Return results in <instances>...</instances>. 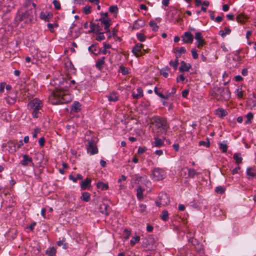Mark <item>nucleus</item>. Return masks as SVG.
Wrapping results in <instances>:
<instances>
[{
	"label": "nucleus",
	"mask_w": 256,
	"mask_h": 256,
	"mask_svg": "<svg viewBox=\"0 0 256 256\" xmlns=\"http://www.w3.org/2000/svg\"><path fill=\"white\" fill-rule=\"evenodd\" d=\"M74 80H68L62 78V80H54V88L52 94L50 95L48 100L52 104H66L72 100L68 88L74 84Z\"/></svg>",
	"instance_id": "obj_1"
},
{
	"label": "nucleus",
	"mask_w": 256,
	"mask_h": 256,
	"mask_svg": "<svg viewBox=\"0 0 256 256\" xmlns=\"http://www.w3.org/2000/svg\"><path fill=\"white\" fill-rule=\"evenodd\" d=\"M151 121L156 128L158 133L160 134H166L169 128V126L164 118L159 116H154L152 118Z\"/></svg>",
	"instance_id": "obj_2"
},
{
	"label": "nucleus",
	"mask_w": 256,
	"mask_h": 256,
	"mask_svg": "<svg viewBox=\"0 0 256 256\" xmlns=\"http://www.w3.org/2000/svg\"><path fill=\"white\" fill-rule=\"evenodd\" d=\"M42 106V102L37 98L33 99L28 104V108L31 112L33 118H34L38 117L40 110Z\"/></svg>",
	"instance_id": "obj_3"
},
{
	"label": "nucleus",
	"mask_w": 256,
	"mask_h": 256,
	"mask_svg": "<svg viewBox=\"0 0 256 256\" xmlns=\"http://www.w3.org/2000/svg\"><path fill=\"white\" fill-rule=\"evenodd\" d=\"M212 96L218 100H228L230 98V92L228 88H218Z\"/></svg>",
	"instance_id": "obj_4"
},
{
	"label": "nucleus",
	"mask_w": 256,
	"mask_h": 256,
	"mask_svg": "<svg viewBox=\"0 0 256 256\" xmlns=\"http://www.w3.org/2000/svg\"><path fill=\"white\" fill-rule=\"evenodd\" d=\"M166 176L165 170L161 168H156L152 170L151 178L154 180L158 181L164 179Z\"/></svg>",
	"instance_id": "obj_5"
},
{
	"label": "nucleus",
	"mask_w": 256,
	"mask_h": 256,
	"mask_svg": "<svg viewBox=\"0 0 256 256\" xmlns=\"http://www.w3.org/2000/svg\"><path fill=\"white\" fill-rule=\"evenodd\" d=\"M144 45L140 43L136 44L132 48V52L136 57L142 56L146 50L143 48Z\"/></svg>",
	"instance_id": "obj_6"
},
{
	"label": "nucleus",
	"mask_w": 256,
	"mask_h": 256,
	"mask_svg": "<svg viewBox=\"0 0 256 256\" xmlns=\"http://www.w3.org/2000/svg\"><path fill=\"white\" fill-rule=\"evenodd\" d=\"M35 9H30L24 12L21 16V20L26 19V22L31 21L36 14Z\"/></svg>",
	"instance_id": "obj_7"
},
{
	"label": "nucleus",
	"mask_w": 256,
	"mask_h": 256,
	"mask_svg": "<svg viewBox=\"0 0 256 256\" xmlns=\"http://www.w3.org/2000/svg\"><path fill=\"white\" fill-rule=\"evenodd\" d=\"M86 149L88 153L90 154V155H94L98 152V148L93 140L88 141Z\"/></svg>",
	"instance_id": "obj_8"
},
{
	"label": "nucleus",
	"mask_w": 256,
	"mask_h": 256,
	"mask_svg": "<svg viewBox=\"0 0 256 256\" xmlns=\"http://www.w3.org/2000/svg\"><path fill=\"white\" fill-rule=\"evenodd\" d=\"M194 38L196 40V45L198 48H201L205 44L204 40L200 32H197L195 34Z\"/></svg>",
	"instance_id": "obj_9"
},
{
	"label": "nucleus",
	"mask_w": 256,
	"mask_h": 256,
	"mask_svg": "<svg viewBox=\"0 0 256 256\" xmlns=\"http://www.w3.org/2000/svg\"><path fill=\"white\" fill-rule=\"evenodd\" d=\"M182 38V42L185 44H192L194 40V36L189 32H184Z\"/></svg>",
	"instance_id": "obj_10"
},
{
	"label": "nucleus",
	"mask_w": 256,
	"mask_h": 256,
	"mask_svg": "<svg viewBox=\"0 0 256 256\" xmlns=\"http://www.w3.org/2000/svg\"><path fill=\"white\" fill-rule=\"evenodd\" d=\"M169 203L170 200L167 194H164L160 196L159 201L156 202V204L158 206H166Z\"/></svg>",
	"instance_id": "obj_11"
},
{
	"label": "nucleus",
	"mask_w": 256,
	"mask_h": 256,
	"mask_svg": "<svg viewBox=\"0 0 256 256\" xmlns=\"http://www.w3.org/2000/svg\"><path fill=\"white\" fill-rule=\"evenodd\" d=\"M30 164L33 165L32 158L28 154H24L22 156V160L20 162V164L24 166H26Z\"/></svg>",
	"instance_id": "obj_12"
},
{
	"label": "nucleus",
	"mask_w": 256,
	"mask_h": 256,
	"mask_svg": "<svg viewBox=\"0 0 256 256\" xmlns=\"http://www.w3.org/2000/svg\"><path fill=\"white\" fill-rule=\"evenodd\" d=\"M105 60L106 57L102 56L96 60L95 66L97 69L100 70H102L103 69L104 66L106 63Z\"/></svg>",
	"instance_id": "obj_13"
},
{
	"label": "nucleus",
	"mask_w": 256,
	"mask_h": 256,
	"mask_svg": "<svg viewBox=\"0 0 256 256\" xmlns=\"http://www.w3.org/2000/svg\"><path fill=\"white\" fill-rule=\"evenodd\" d=\"M100 22L101 26H104V30L106 32H110L108 28L110 26V20L109 18H100Z\"/></svg>",
	"instance_id": "obj_14"
},
{
	"label": "nucleus",
	"mask_w": 256,
	"mask_h": 256,
	"mask_svg": "<svg viewBox=\"0 0 256 256\" xmlns=\"http://www.w3.org/2000/svg\"><path fill=\"white\" fill-rule=\"evenodd\" d=\"M8 150L10 153H14L16 150V141H9L6 144Z\"/></svg>",
	"instance_id": "obj_15"
},
{
	"label": "nucleus",
	"mask_w": 256,
	"mask_h": 256,
	"mask_svg": "<svg viewBox=\"0 0 256 256\" xmlns=\"http://www.w3.org/2000/svg\"><path fill=\"white\" fill-rule=\"evenodd\" d=\"M40 18L46 22H48L52 17V14L50 12H42L40 15Z\"/></svg>",
	"instance_id": "obj_16"
},
{
	"label": "nucleus",
	"mask_w": 256,
	"mask_h": 256,
	"mask_svg": "<svg viewBox=\"0 0 256 256\" xmlns=\"http://www.w3.org/2000/svg\"><path fill=\"white\" fill-rule=\"evenodd\" d=\"M92 180L90 178H86L80 183V188L82 190L88 188L90 186Z\"/></svg>",
	"instance_id": "obj_17"
},
{
	"label": "nucleus",
	"mask_w": 256,
	"mask_h": 256,
	"mask_svg": "<svg viewBox=\"0 0 256 256\" xmlns=\"http://www.w3.org/2000/svg\"><path fill=\"white\" fill-rule=\"evenodd\" d=\"M143 96V90L141 87H138L136 88V93L134 92H133L132 93V98L136 100L142 98Z\"/></svg>",
	"instance_id": "obj_18"
},
{
	"label": "nucleus",
	"mask_w": 256,
	"mask_h": 256,
	"mask_svg": "<svg viewBox=\"0 0 256 256\" xmlns=\"http://www.w3.org/2000/svg\"><path fill=\"white\" fill-rule=\"evenodd\" d=\"M144 188H142V186H138L136 188V197L139 200H142L144 198Z\"/></svg>",
	"instance_id": "obj_19"
},
{
	"label": "nucleus",
	"mask_w": 256,
	"mask_h": 256,
	"mask_svg": "<svg viewBox=\"0 0 256 256\" xmlns=\"http://www.w3.org/2000/svg\"><path fill=\"white\" fill-rule=\"evenodd\" d=\"M81 104L76 101H75L71 107V112H78L81 110Z\"/></svg>",
	"instance_id": "obj_20"
},
{
	"label": "nucleus",
	"mask_w": 256,
	"mask_h": 256,
	"mask_svg": "<svg viewBox=\"0 0 256 256\" xmlns=\"http://www.w3.org/2000/svg\"><path fill=\"white\" fill-rule=\"evenodd\" d=\"M181 66L179 68V70L180 72H188L191 68V65L190 64L186 63L184 61L180 62Z\"/></svg>",
	"instance_id": "obj_21"
},
{
	"label": "nucleus",
	"mask_w": 256,
	"mask_h": 256,
	"mask_svg": "<svg viewBox=\"0 0 256 256\" xmlns=\"http://www.w3.org/2000/svg\"><path fill=\"white\" fill-rule=\"evenodd\" d=\"M100 26L98 25V24H96L94 23H90V29L88 30V32H98L100 30Z\"/></svg>",
	"instance_id": "obj_22"
},
{
	"label": "nucleus",
	"mask_w": 256,
	"mask_h": 256,
	"mask_svg": "<svg viewBox=\"0 0 256 256\" xmlns=\"http://www.w3.org/2000/svg\"><path fill=\"white\" fill-rule=\"evenodd\" d=\"M88 51L96 56L100 54V48L96 44H92L88 48Z\"/></svg>",
	"instance_id": "obj_23"
},
{
	"label": "nucleus",
	"mask_w": 256,
	"mask_h": 256,
	"mask_svg": "<svg viewBox=\"0 0 256 256\" xmlns=\"http://www.w3.org/2000/svg\"><path fill=\"white\" fill-rule=\"evenodd\" d=\"M214 114L221 118H224L228 114L227 112L221 108L216 109L214 112Z\"/></svg>",
	"instance_id": "obj_24"
},
{
	"label": "nucleus",
	"mask_w": 256,
	"mask_h": 256,
	"mask_svg": "<svg viewBox=\"0 0 256 256\" xmlns=\"http://www.w3.org/2000/svg\"><path fill=\"white\" fill-rule=\"evenodd\" d=\"M109 102H116L118 100V93L113 92L110 94L106 96Z\"/></svg>",
	"instance_id": "obj_25"
},
{
	"label": "nucleus",
	"mask_w": 256,
	"mask_h": 256,
	"mask_svg": "<svg viewBox=\"0 0 256 256\" xmlns=\"http://www.w3.org/2000/svg\"><path fill=\"white\" fill-rule=\"evenodd\" d=\"M153 142V146L160 148L164 144V140L158 138H154Z\"/></svg>",
	"instance_id": "obj_26"
},
{
	"label": "nucleus",
	"mask_w": 256,
	"mask_h": 256,
	"mask_svg": "<svg viewBox=\"0 0 256 256\" xmlns=\"http://www.w3.org/2000/svg\"><path fill=\"white\" fill-rule=\"evenodd\" d=\"M108 204L103 203L100 206V211L102 214L108 215Z\"/></svg>",
	"instance_id": "obj_27"
},
{
	"label": "nucleus",
	"mask_w": 256,
	"mask_h": 256,
	"mask_svg": "<svg viewBox=\"0 0 256 256\" xmlns=\"http://www.w3.org/2000/svg\"><path fill=\"white\" fill-rule=\"evenodd\" d=\"M180 56V55H176V58L174 60H170V65L175 70H176L178 68V58Z\"/></svg>",
	"instance_id": "obj_28"
},
{
	"label": "nucleus",
	"mask_w": 256,
	"mask_h": 256,
	"mask_svg": "<svg viewBox=\"0 0 256 256\" xmlns=\"http://www.w3.org/2000/svg\"><path fill=\"white\" fill-rule=\"evenodd\" d=\"M236 19L238 22L240 23H244L246 21L248 17L241 13L238 14L236 16Z\"/></svg>",
	"instance_id": "obj_29"
},
{
	"label": "nucleus",
	"mask_w": 256,
	"mask_h": 256,
	"mask_svg": "<svg viewBox=\"0 0 256 256\" xmlns=\"http://www.w3.org/2000/svg\"><path fill=\"white\" fill-rule=\"evenodd\" d=\"M130 69L128 68L125 67L121 65L119 67L118 72H121L122 75H126L129 74Z\"/></svg>",
	"instance_id": "obj_30"
},
{
	"label": "nucleus",
	"mask_w": 256,
	"mask_h": 256,
	"mask_svg": "<svg viewBox=\"0 0 256 256\" xmlns=\"http://www.w3.org/2000/svg\"><path fill=\"white\" fill-rule=\"evenodd\" d=\"M233 158L236 161V163L238 164L242 162V158L240 153H235L233 156Z\"/></svg>",
	"instance_id": "obj_31"
},
{
	"label": "nucleus",
	"mask_w": 256,
	"mask_h": 256,
	"mask_svg": "<svg viewBox=\"0 0 256 256\" xmlns=\"http://www.w3.org/2000/svg\"><path fill=\"white\" fill-rule=\"evenodd\" d=\"M96 186L98 189L102 190H107L108 188V184L102 182H98L96 184Z\"/></svg>",
	"instance_id": "obj_32"
},
{
	"label": "nucleus",
	"mask_w": 256,
	"mask_h": 256,
	"mask_svg": "<svg viewBox=\"0 0 256 256\" xmlns=\"http://www.w3.org/2000/svg\"><path fill=\"white\" fill-rule=\"evenodd\" d=\"M68 178L74 182H76L78 180H82L83 177L80 174H78L76 176V177H74L72 175L70 174L68 176Z\"/></svg>",
	"instance_id": "obj_33"
},
{
	"label": "nucleus",
	"mask_w": 256,
	"mask_h": 256,
	"mask_svg": "<svg viewBox=\"0 0 256 256\" xmlns=\"http://www.w3.org/2000/svg\"><path fill=\"white\" fill-rule=\"evenodd\" d=\"M246 174L250 178H254L256 174V170L251 168H248L246 169Z\"/></svg>",
	"instance_id": "obj_34"
},
{
	"label": "nucleus",
	"mask_w": 256,
	"mask_h": 256,
	"mask_svg": "<svg viewBox=\"0 0 256 256\" xmlns=\"http://www.w3.org/2000/svg\"><path fill=\"white\" fill-rule=\"evenodd\" d=\"M170 70V68L168 66H166L162 68L160 70V73L164 78H167L168 76V72Z\"/></svg>",
	"instance_id": "obj_35"
},
{
	"label": "nucleus",
	"mask_w": 256,
	"mask_h": 256,
	"mask_svg": "<svg viewBox=\"0 0 256 256\" xmlns=\"http://www.w3.org/2000/svg\"><path fill=\"white\" fill-rule=\"evenodd\" d=\"M160 89H158L157 87H155L154 88V93L158 95L160 98L167 100L168 96H165V95L163 94L162 92H160L159 91Z\"/></svg>",
	"instance_id": "obj_36"
},
{
	"label": "nucleus",
	"mask_w": 256,
	"mask_h": 256,
	"mask_svg": "<svg viewBox=\"0 0 256 256\" xmlns=\"http://www.w3.org/2000/svg\"><path fill=\"white\" fill-rule=\"evenodd\" d=\"M47 26L50 30V31L51 32H54V28H58V24L57 23H54V24H50L49 23L48 24Z\"/></svg>",
	"instance_id": "obj_37"
},
{
	"label": "nucleus",
	"mask_w": 256,
	"mask_h": 256,
	"mask_svg": "<svg viewBox=\"0 0 256 256\" xmlns=\"http://www.w3.org/2000/svg\"><path fill=\"white\" fill-rule=\"evenodd\" d=\"M46 254L49 256H54L56 254V250L52 247L46 250Z\"/></svg>",
	"instance_id": "obj_38"
},
{
	"label": "nucleus",
	"mask_w": 256,
	"mask_h": 256,
	"mask_svg": "<svg viewBox=\"0 0 256 256\" xmlns=\"http://www.w3.org/2000/svg\"><path fill=\"white\" fill-rule=\"evenodd\" d=\"M81 199L84 202H88L90 200V194L87 192H84L81 196Z\"/></svg>",
	"instance_id": "obj_39"
},
{
	"label": "nucleus",
	"mask_w": 256,
	"mask_h": 256,
	"mask_svg": "<svg viewBox=\"0 0 256 256\" xmlns=\"http://www.w3.org/2000/svg\"><path fill=\"white\" fill-rule=\"evenodd\" d=\"M150 26L152 28V30L156 32L158 30V26L156 22L154 20H150L149 22Z\"/></svg>",
	"instance_id": "obj_40"
},
{
	"label": "nucleus",
	"mask_w": 256,
	"mask_h": 256,
	"mask_svg": "<svg viewBox=\"0 0 256 256\" xmlns=\"http://www.w3.org/2000/svg\"><path fill=\"white\" fill-rule=\"evenodd\" d=\"M162 220L164 221H167L168 220V213L167 210H163L162 214L160 216Z\"/></svg>",
	"instance_id": "obj_41"
},
{
	"label": "nucleus",
	"mask_w": 256,
	"mask_h": 256,
	"mask_svg": "<svg viewBox=\"0 0 256 256\" xmlns=\"http://www.w3.org/2000/svg\"><path fill=\"white\" fill-rule=\"evenodd\" d=\"M140 240V236H136L132 238L130 240V244L132 246H134Z\"/></svg>",
	"instance_id": "obj_42"
},
{
	"label": "nucleus",
	"mask_w": 256,
	"mask_h": 256,
	"mask_svg": "<svg viewBox=\"0 0 256 256\" xmlns=\"http://www.w3.org/2000/svg\"><path fill=\"white\" fill-rule=\"evenodd\" d=\"M65 239L63 238L62 240H60L57 242V244L59 246H62V248L64 249H66L68 247V244L64 242Z\"/></svg>",
	"instance_id": "obj_43"
},
{
	"label": "nucleus",
	"mask_w": 256,
	"mask_h": 256,
	"mask_svg": "<svg viewBox=\"0 0 256 256\" xmlns=\"http://www.w3.org/2000/svg\"><path fill=\"white\" fill-rule=\"evenodd\" d=\"M198 173L196 172L193 168H190L188 170V176L190 178H193L196 175H198Z\"/></svg>",
	"instance_id": "obj_44"
},
{
	"label": "nucleus",
	"mask_w": 256,
	"mask_h": 256,
	"mask_svg": "<svg viewBox=\"0 0 256 256\" xmlns=\"http://www.w3.org/2000/svg\"><path fill=\"white\" fill-rule=\"evenodd\" d=\"M109 11L112 14L116 15L118 12V8L116 6H112L109 8Z\"/></svg>",
	"instance_id": "obj_45"
},
{
	"label": "nucleus",
	"mask_w": 256,
	"mask_h": 256,
	"mask_svg": "<svg viewBox=\"0 0 256 256\" xmlns=\"http://www.w3.org/2000/svg\"><path fill=\"white\" fill-rule=\"evenodd\" d=\"M226 188L222 186H218L216 187L215 191L218 194H222L224 192Z\"/></svg>",
	"instance_id": "obj_46"
},
{
	"label": "nucleus",
	"mask_w": 256,
	"mask_h": 256,
	"mask_svg": "<svg viewBox=\"0 0 256 256\" xmlns=\"http://www.w3.org/2000/svg\"><path fill=\"white\" fill-rule=\"evenodd\" d=\"M136 37L140 42H144L146 40V36L142 33H138L136 34Z\"/></svg>",
	"instance_id": "obj_47"
},
{
	"label": "nucleus",
	"mask_w": 256,
	"mask_h": 256,
	"mask_svg": "<svg viewBox=\"0 0 256 256\" xmlns=\"http://www.w3.org/2000/svg\"><path fill=\"white\" fill-rule=\"evenodd\" d=\"M198 145L200 146H203L206 148H208L210 146V144L209 140H207L206 141H200Z\"/></svg>",
	"instance_id": "obj_48"
},
{
	"label": "nucleus",
	"mask_w": 256,
	"mask_h": 256,
	"mask_svg": "<svg viewBox=\"0 0 256 256\" xmlns=\"http://www.w3.org/2000/svg\"><path fill=\"white\" fill-rule=\"evenodd\" d=\"M220 148L223 152H226L228 150V146L226 144L220 143Z\"/></svg>",
	"instance_id": "obj_49"
},
{
	"label": "nucleus",
	"mask_w": 256,
	"mask_h": 256,
	"mask_svg": "<svg viewBox=\"0 0 256 256\" xmlns=\"http://www.w3.org/2000/svg\"><path fill=\"white\" fill-rule=\"evenodd\" d=\"M92 7L90 6H86L83 8V12L86 14H88L91 12Z\"/></svg>",
	"instance_id": "obj_50"
},
{
	"label": "nucleus",
	"mask_w": 256,
	"mask_h": 256,
	"mask_svg": "<svg viewBox=\"0 0 256 256\" xmlns=\"http://www.w3.org/2000/svg\"><path fill=\"white\" fill-rule=\"evenodd\" d=\"M54 7L56 10H59L61 8L60 4L59 1L57 0H54L52 2Z\"/></svg>",
	"instance_id": "obj_51"
},
{
	"label": "nucleus",
	"mask_w": 256,
	"mask_h": 256,
	"mask_svg": "<svg viewBox=\"0 0 256 256\" xmlns=\"http://www.w3.org/2000/svg\"><path fill=\"white\" fill-rule=\"evenodd\" d=\"M191 52L192 58L194 59H197L198 58V50L195 48L192 49Z\"/></svg>",
	"instance_id": "obj_52"
},
{
	"label": "nucleus",
	"mask_w": 256,
	"mask_h": 256,
	"mask_svg": "<svg viewBox=\"0 0 256 256\" xmlns=\"http://www.w3.org/2000/svg\"><path fill=\"white\" fill-rule=\"evenodd\" d=\"M236 94L238 98H242L243 97V91L242 90V88H238L236 90Z\"/></svg>",
	"instance_id": "obj_53"
},
{
	"label": "nucleus",
	"mask_w": 256,
	"mask_h": 256,
	"mask_svg": "<svg viewBox=\"0 0 256 256\" xmlns=\"http://www.w3.org/2000/svg\"><path fill=\"white\" fill-rule=\"evenodd\" d=\"M253 114L252 112H249L246 114V118H248L247 120L246 121L245 123L246 124H249L251 122V120L253 118Z\"/></svg>",
	"instance_id": "obj_54"
},
{
	"label": "nucleus",
	"mask_w": 256,
	"mask_h": 256,
	"mask_svg": "<svg viewBox=\"0 0 256 256\" xmlns=\"http://www.w3.org/2000/svg\"><path fill=\"white\" fill-rule=\"evenodd\" d=\"M105 38V37L104 35V33L100 32L98 36L96 38V40L98 41H101Z\"/></svg>",
	"instance_id": "obj_55"
},
{
	"label": "nucleus",
	"mask_w": 256,
	"mask_h": 256,
	"mask_svg": "<svg viewBox=\"0 0 256 256\" xmlns=\"http://www.w3.org/2000/svg\"><path fill=\"white\" fill-rule=\"evenodd\" d=\"M176 50L179 54H184L186 52V50L184 47H180L179 48H176Z\"/></svg>",
	"instance_id": "obj_56"
},
{
	"label": "nucleus",
	"mask_w": 256,
	"mask_h": 256,
	"mask_svg": "<svg viewBox=\"0 0 256 256\" xmlns=\"http://www.w3.org/2000/svg\"><path fill=\"white\" fill-rule=\"evenodd\" d=\"M185 80V78L184 76V74H180L179 75L177 78H176V82H184Z\"/></svg>",
	"instance_id": "obj_57"
},
{
	"label": "nucleus",
	"mask_w": 256,
	"mask_h": 256,
	"mask_svg": "<svg viewBox=\"0 0 256 256\" xmlns=\"http://www.w3.org/2000/svg\"><path fill=\"white\" fill-rule=\"evenodd\" d=\"M110 54V50H108L107 49L103 48L102 49H100V54Z\"/></svg>",
	"instance_id": "obj_58"
},
{
	"label": "nucleus",
	"mask_w": 256,
	"mask_h": 256,
	"mask_svg": "<svg viewBox=\"0 0 256 256\" xmlns=\"http://www.w3.org/2000/svg\"><path fill=\"white\" fill-rule=\"evenodd\" d=\"M139 208H140V212H144L146 210V204H140V206H139Z\"/></svg>",
	"instance_id": "obj_59"
},
{
	"label": "nucleus",
	"mask_w": 256,
	"mask_h": 256,
	"mask_svg": "<svg viewBox=\"0 0 256 256\" xmlns=\"http://www.w3.org/2000/svg\"><path fill=\"white\" fill-rule=\"evenodd\" d=\"M36 224V222H32L30 225L27 226L26 228H28L30 231H32Z\"/></svg>",
	"instance_id": "obj_60"
},
{
	"label": "nucleus",
	"mask_w": 256,
	"mask_h": 256,
	"mask_svg": "<svg viewBox=\"0 0 256 256\" xmlns=\"http://www.w3.org/2000/svg\"><path fill=\"white\" fill-rule=\"evenodd\" d=\"M240 167L238 166H236V168H234V169H233L232 170V173L233 175L235 174H236L238 172V171L240 170Z\"/></svg>",
	"instance_id": "obj_61"
},
{
	"label": "nucleus",
	"mask_w": 256,
	"mask_h": 256,
	"mask_svg": "<svg viewBox=\"0 0 256 256\" xmlns=\"http://www.w3.org/2000/svg\"><path fill=\"white\" fill-rule=\"evenodd\" d=\"M40 132V130L38 128H35L34 131L32 133V137L36 138L38 136V134Z\"/></svg>",
	"instance_id": "obj_62"
},
{
	"label": "nucleus",
	"mask_w": 256,
	"mask_h": 256,
	"mask_svg": "<svg viewBox=\"0 0 256 256\" xmlns=\"http://www.w3.org/2000/svg\"><path fill=\"white\" fill-rule=\"evenodd\" d=\"M45 140L44 138L42 137L39 139L38 143L40 146H43L44 144Z\"/></svg>",
	"instance_id": "obj_63"
},
{
	"label": "nucleus",
	"mask_w": 256,
	"mask_h": 256,
	"mask_svg": "<svg viewBox=\"0 0 256 256\" xmlns=\"http://www.w3.org/2000/svg\"><path fill=\"white\" fill-rule=\"evenodd\" d=\"M16 149L18 150L22 146H23V142L22 140H20L18 142H16Z\"/></svg>",
	"instance_id": "obj_64"
}]
</instances>
